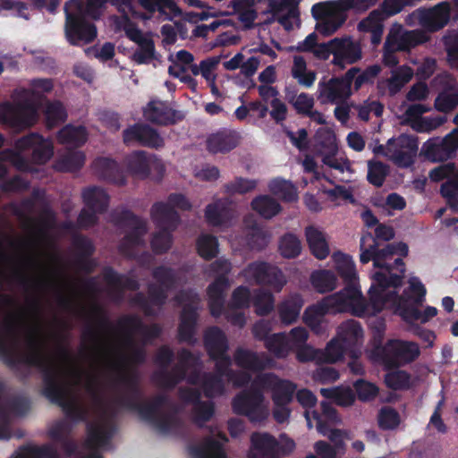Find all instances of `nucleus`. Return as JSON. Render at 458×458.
Returning <instances> with one entry per match:
<instances>
[{
    "label": "nucleus",
    "instance_id": "13d9d810",
    "mask_svg": "<svg viewBox=\"0 0 458 458\" xmlns=\"http://www.w3.org/2000/svg\"><path fill=\"white\" fill-rule=\"evenodd\" d=\"M252 304L257 315L266 316L274 309V295L268 291L259 290L254 294Z\"/></svg>",
    "mask_w": 458,
    "mask_h": 458
},
{
    "label": "nucleus",
    "instance_id": "864d4df0",
    "mask_svg": "<svg viewBox=\"0 0 458 458\" xmlns=\"http://www.w3.org/2000/svg\"><path fill=\"white\" fill-rule=\"evenodd\" d=\"M84 163L85 155L82 151H72L56 162L55 168L62 172H75L80 170Z\"/></svg>",
    "mask_w": 458,
    "mask_h": 458
},
{
    "label": "nucleus",
    "instance_id": "4d7b16f0",
    "mask_svg": "<svg viewBox=\"0 0 458 458\" xmlns=\"http://www.w3.org/2000/svg\"><path fill=\"white\" fill-rule=\"evenodd\" d=\"M67 113L64 105L60 101L48 103L46 107V125L48 129H53L65 122Z\"/></svg>",
    "mask_w": 458,
    "mask_h": 458
},
{
    "label": "nucleus",
    "instance_id": "ddd939ff",
    "mask_svg": "<svg viewBox=\"0 0 458 458\" xmlns=\"http://www.w3.org/2000/svg\"><path fill=\"white\" fill-rule=\"evenodd\" d=\"M359 72L360 69L358 67H352L342 77H333L327 82H319L320 95L326 97L331 103L349 98L351 86L355 75Z\"/></svg>",
    "mask_w": 458,
    "mask_h": 458
},
{
    "label": "nucleus",
    "instance_id": "5701e85b",
    "mask_svg": "<svg viewBox=\"0 0 458 458\" xmlns=\"http://www.w3.org/2000/svg\"><path fill=\"white\" fill-rule=\"evenodd\" d=\"M150 216L157 228L175 231L181 223L179 213L163 201H157L152 205Z\"/></svg>",
    "mask_w": 458,
    "mask_h": 458
},
{
    "label": "nucleus",
    "instance_id": "20e7f679",
    "mask_svg": "<svg viewBox=\"0 0 458 458\" xmlns=\"http://www.w3.org/2000/svg\"><path fill=\"white\" fill-rule=\"evenodd\" d=\"M14 150L6 149L7 154L21 170H29L30 165L21 152L31 151V162L36 165L47 164L54 155V145L50 139H46L38 132H30L18 139L14 143Z\"/></svg>",
    "mask_w": 458,
    "mask_h": 458
},
{
    "label": "nucleus",
    "instance_id": "6e6552de",
    "mask_svg": "<svg viewBox=\"0 0 458 458\" xmlns=\"http://www.w3.org/2000/svg\"><path fill=\"white\" fill-rule=\"evenodd\" d=\"M257 377L249 388L237 394L232 401V408L235 414L246 416L250 421L261 422L267 417V410L263 404L264 394Z\"/></svg>",
    "mask_w": 458,
    "mask_h": 458
},
{
    "label": "nucleus",
    "instance_id": "72a5a7b5",
    "mask_svg": "<svg viewBox=\"0 0 458 458\" xmlns=\"http://www.w3.org/2000/svg\"><path fill=\"white\" fill-rule=\"evenodd\" d=\"M117 403L130 411H137L140 416L146 421L153 423L161 414L151 402L139 403L130 397L120 396L117 398Z\"/></svg>",
    "mask_w": 458,
    "mask_h": 458
},
{
    "label": "nucleus",
    "instance_id": "4be33fe9",
    "mask_svg": "<svg viewBox=\"0 0 458 458\" xmlns=\"http://www.w3.org/2000/svg\"><path fill=\"white\" fill-rule=\"evenodd\" d=\"M117 327L123 332L133 335L134 333L141 334L146 340H154L160 336L162 328L158 324L145 325L141 318L136 315H124L117 320Z\"/></svg>",
    "mask_w": 458,
    "mask_h": 458
},
{
    "label": "nucleus",
    "instance_id": "473e14b6",
    "mask_svg": "<svg viewBox=\"0 0 458 458\" xmlns=\"http://www.w3.org/2000/svg\"><path fill=\"white\" fill-rule=\"evenodd\" d=\"M303 304L304 301L298 293L284 299L277 307L281 322L285 325L294 323L299 318Z\"/></svg>",
    "mask_w": 458,
    "mask_h": 458
},
{
    "label": "nucleus",
    "instance_id": "680f3d73",
    "mask_svg": "<svg viewBox=\"0 0 458 458\" xmlns=\"http://www.w3.org/2000/svg\"><path fill=\"white\" fill-rule=\"evenodd\" d=\"M199 458H228L223 445L213 437H207L197 450Z\"/></svg>",
    "mask_w": 458,
    "mask_h": 458
},
{
    "label": "nucleus",
    "instance_id": "e2e57ef3",
    "mask_svg": "<svg viewBox=\"0 0 458 458\" xmlns=\"http://www.w3.org/2000/svg\"><path fill=\"white\" fill-rule=\"evenodd\" d=\"M336 271L344 283L358 281L355 265L349 255L341 253L336 259Z\"/></svg>",
    "mask_w": 458,
    "mask_h": 458
},
{
    "label": "nucleus",
    "instance_id": "cd10ccee",
    "mask_svg": "<svg viewBox=\"0 0 458 458\" xmlns=\"http://www.w3.org/2000/svg\"><path fill=\"white\" fill-rule=\"evenodd\" d=\"M204 346L210 359H216L227 352L229 345L225 332L218 327L205 331Z\"/></svg>",
    "mask_w": 458,
    "mask_h": 458
},
{
    "label": "nucleus",
    "instance_id": "aec40b11",
    "mask_svg": "<svg viewBox=\"0 0 458 458\" xmlns=\"http://www.w3.org/2000/svg\"><path fill=\"white\" fill-rule=\"evenodd\" d=\"M199 319L198 308L193 303L183 305L180 314L178 326V340L181 343L194 344L196 343V331Z\"/></svg>",
    "mask_w": 458,
    "mask_h": 458
},
{
    "label": "nucleus",
    "instance_id": "09e8293b",
    "mask_svg": "<svg viewBox=\"0 0 458 458\" xmlns=\"http://www.w3.org/2000/svg\"><path fill=\"white\" fill-rule=\"evenodd\" d=\"M201 388L206 397L214 398L224 394L225 382L212 372H203Z\"/></svg>",
    "mask_w": 458,
    "mask_h": 458
},
{
    "label": "nucleus",
    "instance_id": "3c124183",
    "mask_svg": "<svg viewBox=\"0 0 458 458\" xmlns=\"http://www.w3.org/2000/svg\"><path fill=\"white\" fill-rule=\"evenodd\" d=\"M270 191L279 196L285 202L297 200V191L295 186L289 181L275 179L268 184Z\"/></svg>",
    "mask_w": 458,
    "mask_h": 458
},
{
    "label": "nucleus",
    "instance_id": "58836bf2",
    "mask_svg": "<svg viewBox=\"0 0 458 458\" xmlns=\"http://www.w3.org/2000/svg\"><path fill=\"white\" fill-rule=\"evenodd\" d=\"M14 458H58V453L48 444L40 446L28 444L19 447Z\"/></svg>",
    "mask_w": 458,
    "mask_h": 458
},
{
    "label": "nucleus",
    "instance_id": "423d86ee",
    "mask_svg": "<svg viewBox=\"0 0 458 458\" xmlns=\"http://www.w3.org/2000/svg\"><path fill=\"white\" fill-rule=\"evenodd\" d=\"M38 120V109L28 98L0 102V123L20 132L32 127Z\"/></svg>",
    "mask_w": 458,
    "mask_h": 458
},
{
    "label": "nucleus",
    "instance_id": "dca6fc26",
    "mask_svg": "<svg viewBox=\"0 0 458 458\" xmlns=\"http://www.w3.org/2000/svg\"><path fill=\"white\" fill-rule=\"evenodd\" d=\"M334 46L333 64L340 69L346 64H352L361 58V47L358 42L351 37L335 38L332 39Z\"/></svg>",
    "mask_w": 458,
    "mask_h": 458
},
{
    "label": "nucleus",
    "instance_id": "8fccbe9b",
    "mask_svg": "<svg viewBox=\"0 0 458 458\" xmlns=\"http://www.w3.org/2000/svg\"><path fill=\"white\" fill-rule=\"evenodd\" d=\"M198 254L205 260H211L218 253L217 238L211 234H201L196 242Z\"/></svg>",
    "mask_w": 458,
    "mask_h": 458
},
{
    "label": "nucleus",
    "instance_id": "2eb2a0df",
    "mask_svg": "<svg viewBox=\"0 0 458 458\" xmlns=\"http://www.w3.org/2000/svg\"><path fill=\"white\" fill-rule=\"evenodd\" d=\"M143 116L151 123L167 126L173 125L184 119V114L173 109L167 102L151 100L143 109Z\"/></svg>",
    "mask_w": 458,
    "mask_h": 458
},
{
    "label": "nucleus",
    "instance_id": "c03bdc74",
    "mask_svg": "<svg viewBox=\"0 0 458 458\" xmlns=\"http://www.w3.org/2000/svg\"><path fill=\"white\" fill-rule=\"evenodd\" d=\"M389 173L390 166L387 164L374 159L368 161L367 180L371 185L382 187Z\"/></svg>",
    "mask_w": 458,
    "mask_h": 458
},
{
    "label": "nucleus",
    "instance_id": "de8ad7c7",
    "mask_svg": "<svg viewBox=\"0 0 458 458\" xmlns=\"http://www.w3.org/2000/svg\"><path fill=\"white\" fill-rule=\"evenodd\" d=\"M265 347L276 358H285L291 350L289 339L284 333L271 335L265 343Z\"/></svg>",
    "mask_w": 458,
    "mask_h": 458
},
{
    "label": "nucleus",
    "instance_id": "603ef678",
    "mask_svg": "<svg viewBox=\"0 0 458 458\" xmlns=\"http://www.w3.org/2000/svg\"><path fill=\"white\" fill-rule=\"evenodd\" d=\"M394 369L385 375L386 386L394 391L409 389L411 385V374L405 370Z\"/></svg>",
    "mask_w": 458,
    "mask_h": 458
},
{
    "label": "nucleus",
    "instance_id": "5fc2aeb1",
    "mask_svg": "<svg viewBox=\"0 0 458 458\" xmlns=\"http://www.w3.org/2000/svg\"><path fill=\"white\" fill-rule=\"evenodd\" d=\"M150 242L151 249L157 255L167 252L173 244V233L170 229L157 228Z\"/></svg>",
    "mask_w": 458,
    "mask_h": 458
},
{
    "label": "nucleus",
    "instance_id": "49530a36",
    "mask_svg": "<svg viewBox=\"0 0 458 458\" xmlns=\"http://www.w3.org/2000/svg\"><path fill=\"white\" fill-rule=\"evenodd\" d=\"M335 12L326 15L317 25L318 32L324 36H330L335 33L346 21V13L338 11L335 7Z\"/></svg>",
    "mask_w": 458,
    "mask_h": 458
},
{
    "label": "nucleus",
    "instance_id": "0eeeda50",
    "mask_svg": "<svg viewBox=\"0 0 458 458\" xmlns=\"http://www.w3.org/2000/svg\"><path fill=\"white\" fill-rule=\"evenodd\" d=\"M111 216L115 225L130 229L121 240L118 250L123 255H132L137 247L145 244L143 237L148 231L147 223L127 208L114 211Z\"/></svg>",
    "mask_w": 458,
    "mask_h": 458
},
{
    "label": "nucleus",
    "instance_id": "9b49d317",
    "mask_svg": "<svg viewBox=\"0 0 458 458\" xmlns=\"http://www.w3.org/2000/svg\"><path fill=\"white\" fill-rule=\"evenodd\" d=\"M419 142L415 136L401 134L396 139L392 138L386 143V155L394 163L402 168H408L414 163Z\"/></svg>",
    "mask_w": 458,
    "mask_h": 458
},
{
    "label": "nucleus",
    "instance_id": "7c9ffc66",
    "mask_svg": "<svg viewBox=\"0 0 458 458\" xmlns=\"http://www.w3.org/2000/svg\"><path fill=\"white\" fill-rule=\"evenodd\" d=\"M391 38L395 49L400 51H410L411 48L424 44L429 39L427 32L421 30H407L401 34L392 35Z\"/></svg>",
    "mask_w": 458,
    "mask_h": 458
},
{
    "label": "nucleus",
    "instance_id": "a878e982",
    "mask_svg": "<svg viewBox=\"0 0 458 458\" xmlns=\"http://www.w3.org/2000/svg\"><path fill=\"white\" fill-rule=\"evenodd\" d=\"M239 140L237 132L221 130L208 136L207 149L213 154L228 153L238 146Z\"/></svg>",
    "mask_w": 458,
    "mask_h": 458
},
{
    "label": "nucleus",
    "instance_id": "b1692460",
    "mask_svg": "<svg viewBox=\"0 0 458 458\" xmlns=\"http://www.w3.org/2000/svg\"><path fill=\"white\" fill-rule=\"evenodd\" d=\"M252 453L250 458H281L279 443L268 433H253L251 437Z\"/></svg>",
    "mask_w": 458,
    "mask_h": 458
},
{
    "label": "nucleus",
    "instance_id": "774afa93",
    "mask_svg": "<svg viewBox=\"0 0 458 458\" xmlns=\"http://www.w3.org/2000/svg\"><path fill=\"white\" fill-rule=\"evenodd\" d=\"M12 279L26 292L30 290H41L50 284L49 281L41 278H32L21 271H15Z\"/></svg>",
    "mask_w": 458,
    "mask_h": 458
},
{
    "label": "nucleus",
    "instance_id": "2f4dec72",
    "mask_svg": "<svg viewBox=\"0 0 458 458\" xmlns=\"http://www.w3.org/2000/svg\"><path fill=\"white\" fill-rule=\"evenodd\" d=\"M305 236L311 254L318 259H325L329 255V246L324 233L313 225L305 228Z\"/></svg>",
    "mask_w": 458,
    "mask_h": 458
},
{
    "label": "nucleus",
    "instance_id": "9d476101",
    "mask_svg": "<svg viewBox=\"0 0 458 458\" xmlns=\"http://www.w3.org/2000/svg\"><path fill=\"white\" fill-rule=\"evenodd\" d=\"M123 141L126 146H140L159 149L165 146V140L157 129L145 123H136L123 131Z\"/></svg>",
    "mask_w": 458,
    "mask_h": 458
},
{
    "label": "nucleus",
    "instance_id": "bf43d9fd",
    "mask_svg": "<svg viewBox=\"0 0 458 458\" xmlns=\"http://www.w3.org/2000/svg\"><path fill=\"white\" fill-rule=\"evenodd\" d=\"M286 100L293 106L296 114L304 116L309 114V111L314 107V98L308 93L301 92L298 96L295 94H286Z\"/></svg>",
    "mask_w": 458,
    "mask_h": 458
},
{
    "label": "nucleus",
    "instance_id": "412c9836",
    "mask_svg": "<svg viewBox=\"0 0 458 458\" xmlns=\"http://www.w3.org/2000/svg\"><path fill=\"white\" fill-rule=\"evenodd\" d=\"M233 360L238 367L253 372L262 371L274 365V360L265 352L258 353L241 347L235 350Z\"/></svg>",
    "mask_w": 458,
    "mask_h": 458
},
{
    "label": "nucleus",
    "instance_id": "37998d69",
    "mask_svg": "<svg viewBox=\"0 0 458 458\" xmlns=\"http://www.w3.org/2000/svg\"><path fill=\"white\" fill-rule=\"evenodd\" d=\"M57 138L62 144L81 147L87 141V131L82 126L66 125L59 131Z\"/></svg>",
    "mask_w": 458,
    "mask_h": 458
},
{
    "label": "nucleus",
    "instance_id": "f8f14e48",
    "mask_svg": "<svg viewBox=\"0 0 458 458\" xmlns=\"http://www.w3.org/2000/svg\"><path fill=\"white\" fill-rule=\"evenodd\" d=\"M409 18L430 32L443 29L450 21V5L442 2L430 9L419 8Z\"/></svg>",
    "mask_w": 458,
    "mask_h": 458
},
{
    "label": "nucleus",
    "instance_id": "4468645a",
    "mask_svg": "<svg viewBox=\"0 0 458 458\" xmlns=\"http://www.w3.org/2000/svg\"><path fill=\"white\" fill-rule=\"evenodd\" d=\"M257 383H260L263 389L271 391L274 404H289L296 390L294 383L281 379L274 373L258 375Z\"/></svg>",
    "mask_w": 458,
    "mask_h": 458
},
{
    "label": "nucleus",
    "instance_id": "f03ea898",
    "mask_svg": "<svg viewBox=\"0 0 458 458\" xmlns=\"http://www.w3.org/2000/svg\"><path fill=\"white\" fill-rule=\"evenodd\" d=\"M104 4L105 0H68L64 4V30L70 44H89L95 40L98 30L92 21L100 18Z\"/></svg>",
    "mask_w": 458,
    "mask_h": 458
},
{
    "label": "nucleus",
    "instance_id": "1a4fd4ad",
    "mask_svg": "<svg viewBox=\"0 0 458 458\" xmlns=\"http://www.w3.org/2000/svg\"><path fill=\"white\" fill-rule=\"evenodd\" d=\"M178 359V363L171 370L159 369L153 373L152 379L160 387L167 390L174 389L186 378L187 372L191 367L199 365V357L186 348L179 351Z\"/></svg>",
    "mask_w": 458,
    "mask_h": 458
},
{
    "label": "nucleus",
    "instance_id": "79ce46f5",
    "mask_svg": "<svg viewBox=\"0 0 458 458\" xmlns=\"http://www.w3.org/2000/svg\"><path fill=\"white\" fill-rule=\"evenodd\" d=\"M114 383L122 385L126 388L128 394H123V396L130 397L135 401H138L140 397V378L135 371L127 372L119 369Z\"/></svg>",
    "mask_w": 458,
    "mask_h": 458
},
{
    "label": "nucleus",
    "instance_id": "6ab92c4d",
    "mask_svg": "<svg viewBox=\"0 0 458 458\" xmlns=\"http://www.w3.org/2000/svg\"><path fill=\"white\" fill-rule=\"evenodd\" d=\"M114 427L108 423H89L87 425V446L91 453L85 458H104L98 449L109 445L114 435Z\"/></svg>",
    "mask_w": 458,
    "mask_h": 458
},
{
    "label": "nucleus",
    "instance_id": "bb28decb",
    "mask_svg": "<svg viewBox=\"0 0 458 458\" xmlns=\"http://www.w3.org/2000/svg\"><path fill=\"white\" fill-rule=\"evenodd\" d=\"M92 167L97 175L106 182L120 186L126 183V179L118 164L111 158L98 157L94 160Z\"/></svg>",
    "mask_w": 458,
    "mask_h": 458
},
{
    "label": "nucleus",
    "instance_id": "f3484780",
    "mask_svg": "<svg viewBox=\"0 0 458 458\" xmlns=\"http://www.w3.org/2000/svg\"><path fill=\"white\" fill-rule=\"evenodd\" d=\"M104 281L112 287L110 296L116 302L123 299L124 290L138 291L140 283L133 277L119 274L112 267H106L102 272Z\"/></svg>",
    "mask_w": 458,
    "mask_h": 458
},
{
    "label": "nucleus",
    "instance_id": "c9c22d12",
    "mask_svg": "<svg viewBox=\"0 0 458 458\" xmlns=\"http://www.w3.org/2000/svg\"><path fill=\"white\" fill-rule=\"evenodd\" d=\"M362 296L361 291L359 288L358 281H352L345 283V286L343 290L335 293L328 297H332V304L335 310L352 304L354 301L359 300Z\"/></svg>",
    "mask_w": 458,
    "mask_h": 458
},
{
    "label": "nucleus",
    "instance_id": "338daca9",
    "mask_svg": "<svg viewBox=\"0 0 458 458\" xmlns=\"http://www.w3.org/2000/svg\"><path fill=\"white\" fill-rule=\"evenodd\" d=\"M378 246V242H376L371 233H368L361 236L360 242V261L362 264H367L369 261L376 259V247Z\"/></svg>",
    "mask_w": 458,
    "mask_h": 458
},
{
    "label": "nucleus",
    "instance_id": "39448f33",
    "mask_svg": "<svg viewBox=\"0 0 458 458\" xmlns=\"http://www.w3.org/2000/svg\"><path fill=\"white\" fill-rule=\"evenodd\" d=\"M420 354L419 344L414 342L391 339L382 344L381 336L372 350V355L383 364L386 370L410 364L417 360Z\"/></svg>",
    "mask_w": 458,
    "mask_h": 458
},
{
    "label": "nucleus",
    "instance_id": "a19ab883",
    "mask_svg": "<svg viewBox=\"0 0 458 458\" xmlns=\"http://www.w3.org/2000/svg\"><path fill=\"white\" fill-rule=\"evenodd\" d=\"M269 233L257 223H253L245 229V242L250 250H261L265 249L269 242Z\"/></svg>",
    "mask_w": 458,
    "mask_h": 458
},
{
    "label": "nucleus",
    "instance_id": "c85d7f7f",
    "mask_svg": "<svg viewBox=\"0 0 458 458\" xmlns=\"http://www.w3.org/2000/svg\"><path fill=\"white\" fill-rule=\"evenodd\" d=\"M332 300V297L327 296L316 304L307 307L304 310V323L317 333L319 331L323 317L328 312L335 310L331 302Z\"/></svg>",
    "mask_w": 458,
    "mask_h": 458
},
{
    "label": "nucleus",
    "instance_id": "f257e3e1",
    "mask_svg": "<svg viewBox=\"0 0 458 458\" xmlns=\"http://www.w3.org/2000/svg\"><path fill=\"white\" fill-rule=\"evenodd\" d=\"M28 346L29 353H18L15 342L8 343L0 332V360L11 369L20 364L37 368L42 374V394L61 407L68 419L81 421V406L69 398V386L64 379L60 367L47 353L44 343L38 336L32 335L28 339Z\"/></svg>",
    "mask_w": 458,
    "mask_h": 458
},
{
    "label": "nucleus",
    "instance_id": "393cba45",
    "mask_svg": "<svg viewBox=\"0 0 458 458\" xmlns=\"http://www.w3.org/2000/svg\"><path fill=\"white\" fill-rule=\"evenodd\" d=\"M233 216L232 202L228 199H218L205 208V219L212 226L226 225Z\"/></svg>",
    "mask_w": 458,
    "mask_h": 458
},
{
    "label": "nucleus",
    "instance_id": "ea45409f",
    "mask_svg": "<svg viewBox=\"0 0 458 458\" xmlns=\"http://www.w3.org/2000/svg\"><path fill=\"white\" fill-rule=\"evenodd\" d=\"M251 208L262 217L270 219L281 211V205L271 196L259 195L254 198L250 203Z\"/></svg>",
    "mask_w": 458,
    "mask_h": 458
},
{
    "label": "nucleus",
    "instance_id": "052dcab7",
    "mask_svg": "<svg viewBox=\"0 0 458 458\" xmlns=\"http://www.w3.org/2000/svg\"><path fill=\"white\" fill-rule=\"evenodd\" d=\"M271 266L265 261L251 262L243 269L242 275L248 279H252L257 284H262Z\"/></svg>",
    "mask_w": 458,
    "mask_h": 458
},
{
    "label": "nucleus",
    "instance_id": "f704fd0d",
    "mask_svg": "<svg viewBox=\"0 0 458 458\" xmlns=\"http://www.w3.org/2000/svg\"><path fill=\"white\" fill-rule=\"evenodd\" d=\"M85 207L98 214L105 213L109 206V196L105 190L99 187L87 188L82 191Z\"/></svg>",
    "mask_w": 458,
    "mask_h": 458
},
{
    "label": "nucleus",
    "instance_id": "a211bd4d",
    "mask_svg": "<svg viewBox=\"0 0 458 458\" xmlns=\"http://www.w3.org/2000/svg\"><path fill=\"white\" fill-rule=\"evenodd\" d=\"M458 147L446 135L427 140L422 147V153L431 162H444L456 157Z\"/></svg>",
    "mask_w": 458,
    "mask_h": 458
},
{
    "label": "nucleus",
    "instance_id": "0e129e2a",
    "mask_svg": "<svg viewBox=\"0 0 458 458\" xmlns=\"http://www.w3.org/2000/svg\"><path fill=\"white\" fill-rule=\"evenodd\" d=\"M193 419L199 427L209 421L215 413V403L212 401H202L201 399L193 406Z\"/></svg>",
    "mask_w": 458,
    "mask_h": 458
},
{
    "label": "nucleus",
    "instance_id": "a18cd8bd",
    "mask_svg": "<svg viewBox=\"0 0 458 458\" xmlns=\"http://www.w3.org/2000/svg\"><path fill=\"white\" fill-rule=\"evenodd\" d=\"M301 242L293 233H286L280 237L278 250L284 259H295L301 252Z\"/></svg>",
    "mask_w": 458,
    "mask_h": 458
},
{
    "label": "nucleus",
    "instance_id": "c756f323",
    "mask_svg": "<svg viewBox=\"0 0 458 458\" xmlns=\"http://www.w3.org/2000/svg\"><path fill=\"white\" fill-rule=\"evenodd\" d=\"M375 284L369 290V298L372 305V313H379L385 307L387 300L386 291L387 289L388 276L384 272H375L372 276Z\"/></svg>",
    "mask_w": 458,
    "mask_h": 458
},
{
    "label": "nucleus",
    "instance_id": "4c0bfd02",
    "mask_svg": "<svg viewBox=\"0 0 458 458\" xmlns=\"http://www.w3.org/2000/svg\"><path fill=\"white\" fill-rule=\"evenodd\" d=\"M310 283L318 293H326L335 289L337 276L331 270H316L310 275Z\"/></svg>",
    "mask_w": 458,
    "mask_h": 458
},
{
    "label": "nucleus",
    "instance_id": "6e6d98bb",
    "mask_svg": "<svg viewBox=\"0 0 458 458\" xmlns=\"http://www.w3.org/2000/svg\"><path fill=\"white\" fill-rule=\"evenodd\" d=\"M337 335L344 342L350 344L362 338L363 330L360 322L354 319H349L341 324Z\"/></svg>",
    "mask_w": 458,
    "mask_h": 458
},
{
    "label": "nucleus",
    "instance_id": "69168bd1",
    "mask_svg": "<svg viewBox=\"0 0 458 458\" xmlns=\"http://www.w3.org/2000/svg\"><path fill=\"white\" fill-rule=\"evenodd\" d=\"M378 426L383 430H392L396 428L401 422L398 411L389 406L381 408L377 417Z\"/></svg>",
    "mask_w": 458,
    "mask_h": 458
},
{
    "label": "nucleus",
    "instance_id": "7ed1b4c3",
    "mask_svg": "<svg viewBox=\"0 0 458 458\" xmlns=\"http://www.w3.org/2000/svg\"><path fill=\"white\" fill-rule=\"evenodd\" d=\"M152 277L158 284L148 285V297L142 292H138L131 299V304L140 308L147 317L156 316L154 306L163 307L166 303L168 292L176 284V273L169 267H156L152 271Z\"/></svg>",
    "mask_w": 458,
    "mask_h": 458
},
{
    "label": "nucleus",
    "instance_id": "e433bc0d",
    "mask_svg": "<svg viewBox=\"0 0 458 458\" xmlns=\"http://www.w3.org/2000/svg\"><path fill=\"white\" fill-rule=\"evenodd\" d=\"M127 170L141 179L148 178L150 174V167L146 152L143 150L134 151L126 157Z\"/></svg>",
    "mask_w": 458,
    "mask_h": 458
}]
</instances>
